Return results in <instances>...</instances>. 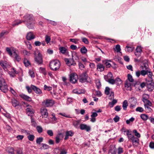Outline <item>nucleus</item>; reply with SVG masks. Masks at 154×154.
Listing matches in <instances>:
<instances>
[{"instance_id":"nucleus-60","label":"nucleus","mask_w":154,"mask_h":154,"mask_svg":"<svg viewBox=\"0 0 154 154\" xmlns=\"http://www.w3.org/2000/svg\"><path fill=\"white\" fill-rule=\"evenodd\" d=\"M23 53L24 54L26 55L27 56H29L30 55L31 53L30 51H28L26 50H24L23 51Z\"/></svg>"},{"instance_id":"nucleus-48","label":"nucleus","mask_w":154,"mask_h":154,"mask_svg":"<svg viewBox=\"0 0 154 154\" xmlns=\"http://www.w3.org/2000/svg\"><path fill=\"white\" fill-rule=\"evenodd\" d=\"M135 120L134 118L132 117L126 121V123L127 124H129L131 122H132Z\"/></svg>"},{"instance_id":"nucleus-57","label":"nucleus","mask_w":154,"mask_h":154,"mask_svg":"<svg viewBox=\"0 0 154 154\" xmlns=\"http://www.w3.org/2000/svg\"><path fill=\"white\" fill-rule=\"evenodd\" d=\"M44 89L45 90L50 91L52 90V88L50 86H47L45 85L44 86Z\"/></svg>"},{"instance_id":"nucleus-21","label":"nucleus","mask_w":154,"mask_h":154,"mask_svg":"<svg viewBox=\"0 0 154 154\" xmlns=\"http://www.w3.org/2000/svg\"><path fill=\"white\" fill-rule=\"evenodd\" d=\"M11 102L12 106L14 107H16L19 105V102L14 98L11 99Z\"/></svg>"},{"instance_id":"nucleus-23","label":"nucleus","mask_w":154,"mask_h":154,"mask_svg":"<svg viewBox=\"0 0 154 154\" xmlns=\"http://www.w3.org/2000/svg\"><path fill=\"white\" fill-rule=\"evenodd\" d=\"M113 77V76L112 74L110 72H109L106 75L104 76V78L105 80L107 82Z\"/></svg>"},{"instance_id":"nucleus-49","label":"nucleus","mask_w":154,"mask_h":154,"mask_svg":"<svg viewBox=\"0 0 154 154\" xmlns=\"http://www.w3.org/2000/svg\"><path fill=\"white\" fill-rule=\"evenodd\" d=\"M133 132L135 136L137 137V138H139L140 137V134L137 132L136 130H134Z\"/></svg>"},{"instance_id":"nucleus-59","label":"nucleus","mask_w":154,"mask_h":154,"mask_svg":"<svg viewBox=\"0 0 154 154\" xmlns=\"http://www.w3.org/2000/svg\"><path fill=\"white\" fill-rule=\"evenodd\" d=\"M82 41L85 44H88L89 43V42L88 41V39L85 38H82Z\"/></svg>"},{"instance_id":"nucleus-42","label":"nucleus","mask_w":154,"mask_h":154,"mask_svg":"<svg viewBox=\"0 0 154 154\" xmlns=\"http://www.w3.org/2000/svg\"><path fill=\"white\" fill-rule=\"evenodd\" d=\"M80 51L82 54H85L87 53V50L85 47H83L81 48Z\"/></svg>"},{"instance_id":"nucleus-35","label":"nucleus","mask_w":154,"mask_h":154,"mask_svg":"<svg viewBox=\"0 0 154 154\" xmlns=\"http://www.w3.org/2000/svg\"><path fill=\"white\" fill-rule=\"evenodd\" d=\"M149 98V96L146 94H144L143 95L142 97V101L143 102L145 100H148V99Z\"/></svg>"},{"instance_id":"nucleus-36","label":"nucleus","mask_w":154,"mask_h":154,"mask_svg":"<svg viewBox=\"0 0 154 154\" xmlns=\"http://www.w3.org/2000/svg\"><path fill=\"white\" fill-rule=\"evenodd\" d=\"M9 33V32L7 30H3L0 33V38H2L5 35H7Z\"/></svg>"},{"instance_id":"nucleus-38","label":"nucleus","mask_w":154,"mask_h":154,"mask_svg":"<svg viewBox=\"0 0 154 154\" xmlns=\"http://www.w3.org/2000/svg\"><path fill=\"white\" fill-rule=\"evenodd\" d=\"M143 102L144 103V106H151L152 105L151 102L149 100H145V101H144Z\"/></svg>"},{"instance_id":"nucleus-63","label":"nucleus","mask_w":154,"mask_h":154,"mask_svg":"<svg viewBox=\"0 0 154 154\" xmlns=\"http://www.w3.org/2000/svg\"><path fill=\"white\" fill-rule=\"evenodd\" d=\"M146 110L148 112H151L152 111V109L150 107V106H144Z\"/></svg>"},{"instance_id":"nucleus-62","label":"nucleus","mask_w":154,"mask_h":154,"mask_svg":"<svg viewBox=\"0 0 154 154\" xmlns=\"http://www.w3.org/2000/svg\"><path fill=\"white\" fill-rule=\"evenodd\" d=\"M110 88L108 87H106L105 90V93L106 94L108 95L109 94Z\"/></svg>"},{"instance_id":"nucleus-33","label":"nucleus","mask_w":154,"mask_h":154,"mask_svg":"<svg viewBox=\"0 0 154 154\" xmlns=\"http://www.w3.org/2000/svg\"><path fill=\"white\" fill-rule=\"evenodd\" d=\"M6 151L11 154H14V149L12 147H7L6 149Z\"/></svg>"},{"instance_id":"nucleus-46","label":"nucleus","mask_w":154,"mask_h":154,"mask_svg":"<svg viewBox=\"0 0 154 154\" xmlns=\"http://www.w3.org/2000/svg\"><path fill=\"white\" fill-rule=\"evenodd\" d=\"M51 38L48 35H46L45 37V41L47 44L49 43L50 42Z\"/></svg>"},{"instance_id":"nucleus-43","label":"nucleus","mask_w":154,"mask_h":154,"mask_svg":"<svg viewBox=\"0 0 154 154\" xmlns=\"http://www.w3.org/2000/svg\"><path fill=\"white\" fill-rule=\"evenodd\" d=\"M74 134V133L71 130L67 131L66 132V134L69 136L72 137L73 136Z\"/></svg>"},{"instance_id":"nucleus-52","label":"nucleus","mask_w":154,"mask_h":154,"mask_svg":"<svg viewBox=\"0 0 154 154\" xmlns=\"http://www.w3.org/2000/svg\"><path fill=\"white\" fill-rule=\"evenodd\" d=\"M42 146L41 148L42 149H46L49 148V146L46 144L43 143L42 144Z\"/></svg>"},{"instance_id":"nucleus-45","label":"nucleus","mask_w":154,"mask_h":154,"mask_svg":"<svg viewBox=\"0 0 154 154\" xmlns=\"http://www.w3.org/2000/svg\"><path fill=\"white\" fill-rule=\"evenodd\" d=\"M10 91L12 94L15 97H17L18 95L15 91L11 87L10 88Z\"/></svg>"},{"instance_id":"nucleus-10","label":"nucleus","mask_w":154,"mask_h":154,"mask_svg":"<svg viewBox=\"0 0 154 154\" xmlns=\"http://www.w3.org/2000/svg\"><path fill=\"white\" fill-rule=\"evenodd\" d=\"M65 61L66 64L69 66H70L72 65L75 66L76 64L73 58H65Z\"/></svg>"},{"instance_id":"nucleus-27","label":"nucleus","mask_w":154,"mask_h":154,"mask_svg":"<svg viewBox=\"0 0 154 154\" xmlns=\"http://www.w3.org/2000/svg\"><path fill=\"white\" fill-rule=\"evenodd\" d=\"M147 88L149 91H152L154 88V83L151 82L147 85Z\"/></svg>"},{"instance_id":"nucleus-5","label":"nucleus","mask_w":154,"mask_h":154,"mask_svg":"<svg viewBox=\"0 0 154 154\" xmlns=\"http://www.w3.org/2000/svg\"><path fill=\"white\" fill-rule=\"evenodd\" d=\"M88 78V75L86 72H83L79 75V82L82 83L86 82H87Z\"/></svg>"},{"instance_id":"nucleus-51","label":"nucleus","mask_w":154,"mask_h":154,"mask_svg":"<svg viewBox=\"0 0 154 154\" xmlns=\"http://www.w3.org/2000/svg\"><path fill=\"white\" fill-rule=\"evenodd\" d=\"M70 41L74 43L75 44H78L79 43V40L77 39L71 38L69 39Z\"/></svg>"},{"instance_id":"nucleus-12","label":"nucleus","mask_w":154,"mask_h":154,"mask_svg":"<svg viewBox=\"0 0 154 154\" xmlns=\"http://www.w3.org/2000/svg\"><path fill=\"white\" fill-rule=\"evenodd\" d=\"M24 18L25 19L24 21H23V22H27L32 21L33 20V17L32 14H27L24 16Z\"/></svg>"},{"instance_id":"nucleus-17","label":"nucleus","mask_w":154,"mask_h":154,"mask_svg":"<svg viewBox=\"0 0 154 154\" xmlns=\"http://www.w3.org/2000/svg\"><path fill=\"white\" fill-rule=\"evenodd\" d=\"M35 38V35L32 32H28L26 35V38L28 40H31Z\"/></svg>"},{"instance_id":"nucleus-26","label":"nucleus","mask_w":154,"mask_h":154,"mask_svg":"<svg viewBox=\"0 0 154 154\" xmlns=\"http://www.w3.org/2000/svg\"><path fill=\"white\" fill-rule=\"evenodd\" d=\"M39 70L40 73L43 74L44 75H46L47 72L45 68L41 67L39 68Z\"/></svg>"},{"instance_id":"nucleus-8","label":"nucleus","mask_w":154,"mask_h":154,"mask_svg":"<svg viewBox=\"0 0 154 154\" xmlns=\"http://www.w3.org/2000/svg\"><path fill=\"white\" fill-rule=\"evenodd\" d=\"M60 151V154H66L67 153V150L64 148H62L61 147H58L54 149V151L57 154Z\"/></svg>"},{"instance_id":"nucleus-13","label":"nucleus","mask_w":154,"mask_h":154,"mask_svg":"<svg viewBox=\"0 0 154 154\" xmlns=\"http://www.w3.org/2000/svg\"><path fill=\"white\" fill-rule=\"evenodd\" d=\"M27 106L29 107L26 110L27 114L29 116H32L34 113V111L31 108V106L28 105Z\"/></svg>"},{"instance_id":"nucleus-15","label":"nucleus","mask_w":154,"mask_h":154,"mask_svg":"<svg viewBox=\"0 0 154 154\" xmlns=\"http://www.w3.org/2000/svg\"><path fill=\"white\" fill-rule=\"evenodd\" d=\"M80 128L81 130H85L87 131H89L91 130V127L90 126L85 124H80Z\"/></svg>"},{"instance_id":"nucleus-6","label":"nucleus","mask_w":154,"mask_h":154,"mask_svg":"<svg viewBox=\"0 0 154 154\" xmlns=\"http://www.w3.org/2000/svg\"><path fill=\"white\" fill-rule=\"evenodd\" d=\"M70 81L73 84L76 83L78 79V76L75 73H72L69 76Z\"/></svg>"},{"instance_id":"nucleus-40","label":"nucleus","mask_w":154,"mask_h":154,"mask_svg":"<svg viewBox=\"0 0 154 154\" xmlns=\"http://www.w3.org/2000/svg\"><path fill=\"white\" fill-rule=\"evenodd\" d=\"M6 50L9 54L12 57L13 55V53L12 52V50L10 48L7 47L6 48Z\"/></svg>"},{"instance_id":"nucleus-44","label":"nucleus","mask_w":154,"mask_h":154,"mask_svg":"<svg viewBox=\"0 0 154 154\" xmlns=\"http://www.w3.org/2000/svg\"><path fill=\"white\" fill-rule=\"evenodd\" d=\"M43 138L42 137H39L37 138L36 140V143H37L40 144L43 141Z\"/></svg>"},{"instance_id":"nucleus-9","label":"nucleus","mask_w":154,"mask_h":154,"mask_svg":"<svg viewBox=\"0 0 154 154\" xmlns=\"http://www.w3.org/2000/svg\"><path fill=\"white\" fill-rule=\"evenodd\" d=\"M43 103L45 106L49 107L52 106L54 104V102L52 99H47L44 100Z\"/></svg>"},{"instance_id":"nucleus-56","label":"nucleus","mask_w":154,"mask_h":154,"mask_svg":"<svg viewBox=\"0 0 154 154\" xmlns=\"http://www.w3.org/2000/svg\"><path fill=\"white\" fill-rule=\"evenodd\" d=\"M59 115H61L65 117L66 118H71L72 117L70 116V115H67L65 113H59Z\"/></svg>"},{"instance_id":"nucleus-14","label":"nucleus","mask_w":154,"mask_h":154,"mask_svg":"<svg viewBox=\"0 0 154 154\" xmlns=\"http://www.w3.org/2000/svg\"><path fill=\"white\" fill-rule=\"evenodd\" d=\"M41 113L43 118H47L48 113L47 110L46 108H42L41 109Z\"/></svg>"},{"instance_id":"nucleus-54","label":"nucleus","mask_w":154,"mask_h":154,"mask_svg":"<svg viewBox=\"0 0 154 154\" xmlns=\"http://www.w3.org/2000/svg\"><path fill=\"white\" fill-rule=\"evenodd\" d=\"M149 77L151 79H152V77L153 76V74L152 72L150 71V70L147 69V74Z\"/></svg>"},{"instance_id":"nucleus-16","label":"nucleus","mask_w":154,"mask_h":154,"mask_svg":"<svg viewBox=\"0 0 154 154\" xmlns=\"http://www.w3.org/2000/svg\"><path fill=\"white\" fill-rule=\"evenodd\" d=\"M31 88L36 94H40L42 93L41 90L40 89L34 85H32Z\"/></svg>"},{"instance_id":"nucleus-4","label":"nucleus","mask_w":154,"mask_h":154,"mask_svg":"<svg viewBox=\"0 0 154 154\" xmlns=\"http://www.w3.org/2000/svg\"><path fill=\"white\" fill-rule=\"evenodd\" d=\"M0 65L5 71H8L10 66L8 62L5 60H0Z\"/></svg>"},{"instance_id":"nucleus-29","label":"nucleus","mask_w":154,"mask_h":154,"mask_svg":"<svg viewBox=\"0 0 154 154\" xmlns=\"http://www.w3.org/2000/svg\"><path fill=\"white\" fill-rule=\"evenodd\" d=\"M32 21L27 22H24L26 25L27 27L29 29H32L34 28L33 23L32 22Z\"/></svg>"},{"instance_id":"nucleus-30","label":"nucleus","mask_w":154,"mask_h":154,"mask_svg":"<svg viewBox=\"0 0 154 154\" xmlns=\"http://www.w3.org/2000/svg\"><path fill=\"white\" fill-rule=\"evenodd\" d=\"M134 49V47L133 46H129L127 45L125 48V51L129 52H132Z\"/></svg>"},{"instance_id":"nucleus-22","label":"nucleus","mask_w":154,"mask_h":154,"mask_svg":"<svg viewBox=\"0 0 154 154\" xmlns=\"http://www.w3.org/2000/svg\"><path fill=\"white\" fill-rule=\"evenodd\" d=\"M125 87L126 90L131 91V83L128 81L126 80L125 84Z\"/></svg>"},{"instance_id":"nucleus-24","label":"nucleus","mask_w":154,"mask_h":154,"mask_svg":"<svg viewBox=\"0 0 154 154\" xmlns=\"http://www.w3.org/2000/svg\"><path fill=\"white\" fill-rule=\"evenodd\" d=\"M97 69L100 72H102L104 70V66L100 63H99L97 66Z\"/></svg>"},{"instance_id":"nucleus-11","label":"nucleus","mask_w":154,"mask_h":154,"mask_svg":"<svg viewBox=\"0 0 154 154\" xmlns=\"http://www.w3.org/2000/svg\"><path fill=\"white\" fill-rule=\"evenodd\" d=\"M129 102L130 103V108L133 109L136 106L137 103V99L136 98L132 97L129 99Z\"/></svg>"},{"instance_id":"nucleus-41","label":"nucleus","mask_w":154,"mask_h":154,"mask_svg":"<svg viewBox=\"0 0 154 154\" xmlns=\"http://www.w3.org/2000/svg\"><path fill=\"white\" fill-rule=\"evenodd\" d=\"M23 62L26 66L27 67L30 65V63L29 61L26 58L24 59Z\"/></svg>"},{"instance_id":"nucleus-31","label":"nucleus","mask_w":154,"mask_h":154,"mask_svg":"<svg viewBox=\"0 0 154 154\" xmlns=\"http://www.w3.org/2000/svg\"><path fill=\"white\" fill-rule=\"evenodd\" d=\"M80 122V120L74 121L73 122V125L76 128H79V125Z\"/></svg>"},{"instance_id":"nucleus-3","label":"nucleus","mask_w":154,"mask_h":154,"mask_svg":"<svg viewBox=\"0 0 154 154\" xmlns=\"http://www.w3.org/2000/svg\"><path fill=\"white\" fill-rule=\"evenodd\" d=\"M0 90L4 93H6L8 91V88L5 79L0 78Z\"/></svg>"},{"instance_id":"nucleus-32","label":"nucleus","mask_w":154,"mask_h":154,"mask_svg":"<svg viewBox=\"0 0 154 154\" xmlns=\"http://www.w3.org/2000/svg\"><path fill=\"white\" fill-rule=\"evenodd\" d=\"M128 106V102L127 100H125L122 103V107L123 109L125 110H126L127 108V107Z\"/></svg>"},{"instance_id":"nucleus-19","label":"nucleus","mask_w":154,"mask_h":154,"mask_svg":"<svg viewBox=\"0 0 154 154\" xmlns=\"http://www.w3.org/2000/svg\"><path fill=\"white\" fill-rule=\"evenodd\" d=\"M19 96L23 99L29 101H32V99L26 95L25 94H19Z\"/></svg>"},{"instance_id":"nucleus-2","label":"nucleus","mask_w":154,"mask_h":154,"mask_svg":"<svg viewBox=\"0 0 154 154\" xmlns=\"http://www.w3.org/2000/svg\"><path fill=\"white\" fill-rule=\"evenodd\" d=\"M49 66L50 69L52 70L57 71L60 68V64L58 60H54L51 61L50 62Z\"/></svg>"},{"instance_id":"nucleus-1","label":"nucleus","mask_w":154,"mask_h":154,"mask_svg":"<svg viewBox=\"0 0 154 154\" xmlns=\"http://www.w3.org/2000/svg\"><path fill=\"white\" fill-rule=\"evenodd\" d=\"M34 60L35 62L38 65H41L43 64V60L41 54L38 50H36L34 52Z\"/></svg>"},{"instance_id":"nucleus-50","label":"nucleus","mask_w":154,"mask_h":154,"mask_svg":"<svg viewBox=\"0 0 154 154\" xmlns=\"http://www.w3.org/2000/svg\"><path fill=\"white\" fill-rule=\"evenodd\" d=\"M128 77V80L131 82H133L134 81V79H133V77L130 74H128L127 75Z\"/></svg>"},{"instance_id":"nucleus-20","label":"nucleus","mask_w":154,"mask_h":154,"mask_svg":"<svg viewBox=\"0 0 154 154\" xmlns=\"http://www.w3.org/2000/svg\"><path fill=\"white\" fill-rule=\"evenodd\" d=\"M8 73L11 76L13 77L17 72L14 68H13L11 69V71H8Z\"/></svg>"},{"instance_id":"nucleus-58","label":"nucleus","mask_w":154,"mask_h":154,"mask_svg":"<svg viewBox=\"0 0 154 154\" xmlns=\"http://www.w3.org/2000/svg\"><path fill=\"white\" fill-rule=\"evenodd\" d=\"M146 70H143L141 71V75L142 76H145L147 74V69H146Z\"/></svg>"},{"instance_id":"nucleus-18","label":"nucleus","mask_w":154,"mask_h":154,"mask_svg":"<svg viewBox=\"0 0 154 154\" xmlns=\"http://www.w3.org/2000/svg\"><path fill=\"white\" fill-rule=\"evenodd\" d=\"M22 131L24 133L26 134H29L28 136H27V138L29 140L31 141H33L34 140L35 138V136L33 135L30 134L29 133L25 130H23Z\"/></svg>"},{"instance_id":"nucleus-34","label":"nucleus","mask_w":154,"mask_h":154,"mask_svg":"<svg viewBox=\"0 0 154 154\" xmlns=\"http://www.w3.org/2000/svg\"><path fill=\"white\" fill-rule=\"evenodd\" d=\"M60 52L63 54H64L66 52L67 49L64 47H60L59 48Z\"/></svg>"},{"instance_id":"nucleus-39","label":"nucleus","mask_w":154,"mask_h":154,"mask_svg":"<svg viewBox=\"0 0 154 154\" xmlns=\"http://www.w3.org/2000/svg\"><path fill=\"white\" fill-rule=\"evenodd\" d=\"M95 83L96 86L98 89L99 88L101 87V83L99 79L96 80L95 81Z\"/></svg>"},{"instance_id":"nucleus-25","label":"nucleus","mask_w":154,"mask_h":154,"mask_svg":"<svg viewBox=\"0 0 154 154\" xmlns=\"http://www.w3.org/2000/svg\"><path fill=\"white\" fill-rule=\"evenodd\" d=\"M22 22H23V21L21 20H15L12 22V25L13 27H14L21 24Z\"/></svg>"},{"instance_id":"nucleus-37","label":"nucleus","mask_w":154,"mask_h":154,"mask_svg":"<svg viewBox=\"0 0 154 154\" xmlns=\"http://www.w3.org/2000/svg\"><path fill=\"white\" fill-rule=\"evenodd\" d=\"M141 118L144 121L148 119V116L147 115L144 114H143L140 115Z\"/></svg>"},{"instance_id":"nucleus-28","label":"nucleus","mask_w":154,"mask_h":154,"mask_svg":"<svg viewBox=\"0 0 154 154\" xmlns=\"http://www.w3.org/2000/svg\"><path fill=\"white\" fill-rule=\"evenodd\" d=\"M131 141L134 145H135V143L137 144V145H138L139 144V139L138 138L135 137H134L131 140Z\"/></svg>"},{"instance_id":"nucleus-61","label":"nucleus","mask_w":154,"mask_h":154,"mask_svg":"<svg viewBox=\"0 0 154 154\" xmlns=\"http://www.w3.org/2000/svg\"><path fill=\"white\" fill-rule=\"evenodd\" d=\"M79 66L80 69L81 70L83 69L85 67L84 65L80 62L79 63Z\"/></svg>"},{"instance_id":"nucleus-64","label":"nucleus","mask_w":154,"mask_h":154,"mask_svg":"<svg viewBox=\"0 0 154 154\" xmlns=\"http://www.w3.org/2000/svg\"><path fill=\"white\" fill-rule=\"evenodd\" d=\"M149 147L152 149H154V142H151L149 144Z\"/></svg>"},{"instance_id":"nucleus-7","label":"nucleus","mask_w":154,"mask_h":154,"mask_svg":"<svg viewBox=\"0 0 154 154\" xmlns=\"http://www.w3.org/2000/svg\"><path fill=\"white\" fill-rule=\"evenodd\" d=\"M13 55L12 57H14L18 62H19L21 60V57L15 48H12Z\"/></svg>"},{"instance_id":"nucleus-53","label":"nucleus","mask_w":154,"mask_h":154,"mask_svg":"<svg viewBox=\"0 0 154 154\" xmlns=\"http://www.w3.org/2000/svg\"><path fill=\"white\" fill-rule=\"evenodd\" d=\"M107 82H108L109 83L112 85H114L115 84V81H114L113 77V78H112L109 80L108 81H107Z\"/></svg>"},{"instance_id":"nucleus-55","label":"nucleus","mask_w":154,"mask_h":154,"mask_svg":"<svg viewBox=\"0 0 154 154\" xmlns=\"http://www.w3.org/2000/svg\"><path fill=\"white\" fill-rule=\"evenodd\" d=\"M25 43H26L28 49L29 50H31L32 48V46L30 42H25Z\"/></svg>"},{"instance_id":"nucleus-47","label":"nucleus","mask_w":154,"mask_h":154,"mask_svg":"<svg viewBox=\"0 0 154 154\" xmlns=\"http://www.w3.org/2000/svg\"><path fill=\"white\" fill-rule=\"evenodd\" d=\"M36 129L38 132V133H41L43 131V128H42L40 126H37L36 127Z\"/></svg>"}]
</instances>
